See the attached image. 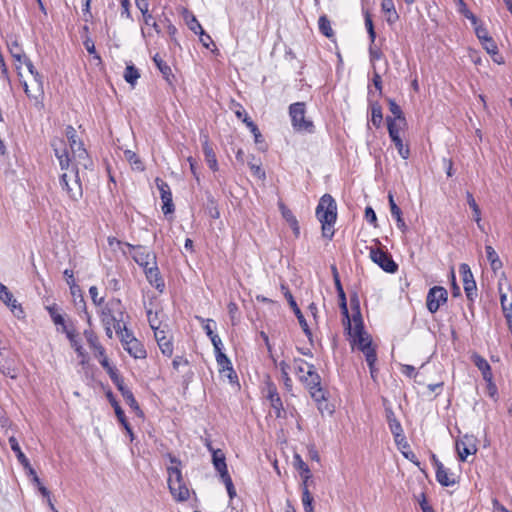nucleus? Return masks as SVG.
<instances>
[{
  "instance_id": "nucleus-3",
  "label": "nucleus",
  "mask_w": 512,
  "mask_h": 512,
  "mask_svg": "<svg viewBox=\"0 0 512 512\" xmlns=\"http://www.w3.org/2000/svg\"><path fill=\"white\" fill-rule=\"evenodd\" d=\"M289 116L291 125L297 132L313 133L315 126L313 121L306 118V104L304 102H295L289 106Z\"/></svg>"
},
{
  "instance_id": "nucleus-41",
  "label": "nucleus",
  "mask_w": 512,
  "mask_h": 512,
  "mask_svg": "<svg viewBox=\"0 0 512 512\" xmlns=\"http://www.w3.org/2000/svg\"><path fill=\"white\" fill-rule=\"evenodd\" d=\"M95 356L99 357V362L101 366L107 371L112 381H114L115 377H120L117 373L116 368L110 365L109 360L105 354V349H103L102 355H98V353H95Z\"/></svg>"
},
{
  "instance_id": "nucleus-25",
  "label": "nucleus",
  "mask_w": 512,
  "mask_h": 512,
  "mask_svg": "<svg viewBox=\"0 0 512 512\" xmlns=\"http://www.w3.org/2000/svg\"><path fill=\"white\" fill-rule=\"evenodd\" d=\"M169 491L173 498L178 502L187 501L190 497V490L186 482L176 484V486H168Z\"/></svg>"
},
{
  "instance_id": "nucleus-43",
  "label": "nucleus",
  "mask_w": 512,
  "mask_h": 512,
  "mask_svg": "<svg viewBox=\"0 0 512 512\" xmlns=\"http://www.w3.org/2000/svg\"><path fill=\"white\" fill-rule=\"evenodd\" d=\"M500 292V303L503 311V315L505 318H511L512 314V297L509 299L506 293H503L501 287H499Z\"/></svg>"
},
{
  "instance_id": "nucleus-56",
  "label": "nucleus",
  "mask_w": 512,
  "mask_h": 512,
  "mask_svg": "<svg viewBox=\"0 0 512 512\" xmlns=\"http://www.w3.org/2000/svg\"><path fill=\"white\" fill-rule=\"evenodd\" d=\"M222 482L224 483L227 493L230 499H233L236 496V490L230 475H226L221 477Z\"/></svg>"
},
{
  "instance_id": "nucleus-12",
  "label": "nucleus",
  "mask_w": 512,
  "mask_h": 512,
  "mask_svg": "<svg viewBox=\"0 0 512 512\" xmlns=\"http://www.w3.org/2000/svg\"><path fill=\"white\" fill-rule=\"evenodd\" d=\"M348 334L352 338L351 344L357 346V348L363 352L365 357L367 353H376V350L372 345L371 337L365 332V330H361L359 334L356 332H348Z\"/></svg>"
},
{
  "instance_id": "nucleus-63",
  "label": "nucleus",
  "mask_w": 512,
  "mask_h": 512,
  "mask_svg": "<svg viewBox=\"0 0 512 512\" xmlns=\"http://www.w3.org/2000/svg\"><path fill=\"white\" fill-rule=\"evenodd\" d=\"M369 56H370L371 63L374 65L375 61L380 60L382 58L383 53L375 45H370L369 46Z\"/></svg>"
},
{
  "instance_id": "nucleus-23",
  "label": "nucleus",
  "mask_w": 512,
  "mask_h": 512,
  "mask_svg": "<svg viewBox=\"0 0 512 512\" xmlns=\"http://www.w3.org/2000/svg\"><path fill=\"white\" fill-rule=\"evenodd\" d=\"M123 348L124 350L135 359H144L147 356V352L143 346V344L138 340H129Z\"/></svg>"
},
{
  "instance_id": "nucleus-44",
  "label": "nucleus",
  "mask_w": 512,
  "mask_h": 512,
  "mask_svg": "<svg viewBox=\"0 0 512 512\" xmlns=\"http://www.w3.org/2000/svg\"><path fill=\"white\" fill-rule=\"evenodd\" d=\"M319 31L326 37L331 38L334 31L331 27V22L326 15H321L318 20Z\"/></svg>"
},
{
  "instance_id": "nucleus-4",
  "label": "nucleus",
  "mask_w": 512,
  "mask_h": 512,
  "mask_svg": "<svg viewBox=\"0 0 512 512\" xmlns=\"http://www.w3.org/2000/svg\"><path fill=\"white\" fill-rule=\"evenodd\" d=\"M60 185L66 191L68 197L78 201L83 195V189L79 178L78 168L72 167L69 172H63L60 176Z\"/></svg>"
},
{
  "instance_id": "nucleus-59",
  "label": "nucleus",
  "mask_w": 512,
  "mask_h": 512,
  "mask_svg": "<svg viewBox=\"0 0 512 512\" xmlns=\"http://www.w3.org/2000/svg\"><path fill=\"white\" fill-rule=\"evenodd\" d=\"M475 29V34L477 38L480 40V42H485L486 39H489L491 36H489V33L485 27L480 25L478 22L476 25H473Z\"/></svg>"
},
{
  "instance_id": "nucleus-21",
  "label": "nucleus",
  "mask_w": 512,
  "mask_h": 512,
  "mask_svg": "<svg viewBox=\"0 0 512 512\" xmlns=\"http://www.w3.org/2000/svg\"><path fill=\"white\" fill-rule=\"evenodd\" d=\"M203 139L202 141V148H203V153H204V157H205V161L208 165V167L216 172L218 171V161H217V158H216V154L212 148V146L210 145V142H209V137L208 135H203L201 137Z\"/></svg>"
},
{
  "instance_id": "nucleus-17",
  "label": "nucleus",
  "mask_w": 512,
  "mask_h": 512,
  "mask_svg": "<svg viewBox=\"0 0 512 512\" xmlns=\"http://www.w3.org/2000/svg\"><path fill=\"white\" fill-rule=\"evenodd\" d=\"M59 145L60 147H58L56 143L52 144V146L54 147L55 156L59 161L61 170H63L64 172H69L72 167L76 166L74 163L71 162V159L69 158L68 152L65 148L63 141H59Z\"/></svg>"
},
{
  "instance_id": "nucleus-30",
  "label": "nucleus",
  "mask_w": 512,
  "mask_h": 512,
  "mask_svg": "<svg viewBox=\"0 0 512 512\" xmlns=\"http://www.w3.org/2000/svg\"><path fill=\"white\" fill-rule=\"evenodd\" d=\"M466 199H467V203H468L469 207L473 211L474 221L476 222L478 228L481 231H484V225L482 224V218H481V210H480V207L478 206V204L476 203L473 194L471 192L467 191Z\"/></svg>"
},
{
  "instance_id": "nucleus-53",
  "label": "nucleus",
  "mask_w": 512,
  "mask_h": 512,
  "mask_svg": "<svg viewBox=\"0 0 512 512\" xmlns=\"http://www.w3.org/2000/svg\"><path fill=\"white\" fill-rule=\"evenodd\" d=\"M301 500H302V504H303L305 512H314L313 505H312L313 497H312L311 493L309 492L308 488L303 489Z\"/></svg>"
},
{
  "instance_id": "nucleus-35",
  "label": "nucleus",
  "mask_w": 512,
  "mask_h": 512,
  "mask_svg": "<svg viewBox=\"0 0 512 512\" xmlns=\"http://www.w3.org/2000/svg\"><path fill=\"white\" fill-rule=\"evenodd\" d=\"M385 412L391 433L393 434V436H399V432H403L401 423L398 421V419L395 416V413L391 408H386Z\"/></svg>"
},
{
  "instance_id": "nucleus-47",
  "label": "nucleus",
  "mask_w": 512,
  "mask_h": 512,
  "mask_svg": "<svg viewBox=\"0 0 512 512\" xmlns=\"http://www.w3.org/2000/svg\"><path fill=\"white\" fill-rule=\"evenodd\" d=\"M135 5L142 13L144 24L150 25V20H152V14L149 13L148 10V0H135Z\"/></svg>"
},
{
  "instance_id": "nucleus-48",
  "label": "nucleus",
  "mask_w": 512,
  "mask_h": 512,
  "mask_svg": "<svg viewBox=\"0 0 512 512\" xmlns=\"http://www.w3.org/2000/svg\"><path fill=\"white\" fill-rule=\"evenodd\" d=\"M383 115H382V108L377 103L374 102L371 104V121L375 127H380L382 123Z\"/></svg>"
},
{
  "instance_id": "nucleus-6",
  "label": "nucleus",
  "mask_w": 512,
  "mask_h": 512,
  "mask_svg": "<svg viewBox=\"0 0 512 512\" xmlns=\"http://www.w3.org/2000/svg\"><path fill=\"white\" fill-rule=\"evenodd\" d=\"M370 258L387 273H395L398 270V265L393 260L391 254L382 249L371 247Z\"/></svg>"
},
{
  "instance_id": "nucleus-32",
  "label": "nucleus",
  "mask_w": 512,
  "mask_h": 512,
  "mask_svg": "<svg viewBox=\"0 0 512 512\" xmlns=\"http://www.w3.org/2000/svg\"><path fill=\"white\" fill-rule=\"evenodd\" d=\"M481 44H482L483 48L487 51V53H489L492 56V59L495 63H497V64L504 63V59L499 54L497 44L493 40L492 37H490L489 39H486V41L482 42Z\"/></svg>"
},
{
  "instance_id": "nucleus-5",
  "label": "nucleus",
  "mask_w": 512,
  "mask_h": 512,
  "mask_svg": "<svg viewBox=\"0 0 512 512\" xmlns=\"http://www.w3.org/2000/svg\"><path fill=\"white\" fill-rule=\"evenodd\" d=\"M300 381L305 384L314 401L317 403L326 401V393L321 387V377L317 373L314 365H308L306 376H300Z\"/></svg>"
},
{
  "instance_id": "nucleus-34",
  "label": "nucleus",
  "mask_w": 512,
  "mask_h": 512,
  "mask_svg": "<svg viewBox=\"0 0 512 512\" xmlns=\"http://www.w3.org/2000/svg\"><path fill=\"white\" fill-rule=\"evenodd\" d=\"M436 480L444 487L453 486L456 483L453 475L448 473L444 465H438V469H436Z\"/></svg>"
},
{
  "instance_id": "nucleus-55",
  "label": "nucleus",
  "mask_w": 512,
  "mask_h": 512,
  "mask_svg": "<svg viewBox=\"0 0 512 512\" xmlns=\"http://www.w3.org/2000/svg\"><path fill=\"white\" fill-rule=\"evenodd\" d=\"M294 363H295V372L298 375V377L300 378V376H306V371L308 370V365H310V364L301 358L295 359Z\"/></svg>"
},
{
  "instance_id": "nucleus-49",
  "label": "nucleus",
  "mask_w": 512,
  "mask_h": 512,
  "mask_svg": "<svg viewBox=\"0 0 512 512\" xmlns=\"http://www.w3.org/2000/svg\"><path fill=\"white\" fill-rule=\"evenodd\" d=\"M66 137L68 139L71 151L83 145V143L77 139V132L71 125L66 127Z\"/></svg>"
},
{
  "instance_id": "nucleus-20",
  "label": "nucleus",
  "mask_w": 512,
  "mask_h": 512,
  "mask_svg": "<svg viewBox=\"0 0 512 512\" xmlns=\"http://www.w3.org/2000/svg\"><path fill=\"white\" fill-rule=\"evenodd\" d=\"M0 300L5 303L8 307L11 308V311L17 316L20 317L23 314V310L20 305H17V301L14 298L13 294L8 290V288L4 284H0Z\"/></svg>"
},
{
  "instance_id": "nucleus-61",
  "label": "nucleus",
  "mask_w": 512,
  "mask_h": 512,
  "mask_svg": "<svg viewBox=\"0 0 512 512\" xmlns=\"http://www.w3.org/2000/svg\"><path fill=\"white\" fill-rule=\"evenodd\" d=\"M62 331L66 334L72 347H75L76 345L80 344L74 329H68L67 326H64V329H62Z\"/></svg>"
},
{
  "instance_id": "nucleus-39",
  "label": "nucleus",
  "mask_w": 512,
  "mask_h": 512,
  "mask_svg": "<svg viewBox=\"0 0 512 512\" xmlns=\"http://www.w3.org/2000/svg\"><path fill=\"white\" fill-rule=\"evenodd\" d=\"M386 121L390 139L400 137L401 125H403V123L399 122L397 119H392L390 116L386 118Z\"/></svg>"
},
{
  "instance_id": "nucleus-50",
  "label": "nucleus",
  "mask_w": 512,
  "mask_h": 512,
  "mask_svg": "<svg viewBox=\"0 0 512 512\" xmlns=\"http://www.w3.org/2000/svg\"><path fill=\"white\" fill-rule=\"evenodd\" d=\"M455 2L457 4L458 11L467 19H469L472 25H476L477 17L468 9L464 0H455Z\"/></svg>"
},
{
  "instance_id": "nucleus-15",
  "label": "nucleus",
  "mask_w": 512,
  "mask_h": 512,
  "mask_svg": "<svg viewBox=\"0 0 512 512\" xmlns=\"http://www.w3.org/2000/svg\"><path fill=\"white\" fill-rule=\"evenodd\" d=\"M195 318L201 323L202 328L211 340L213 347L219 349V345H222L223 343L219 335L215 333L216 322L213 319H205L201 316H196Z\"/></svg>"
},
{
  "instance_id": "nucleus-54",
  "label": "nucleus",
  "mask_w": 512,
  "mask_h": 512,
  "mask_svg": "<svg viewBox=\"0 0 512 512\" xmlns=\"http://www.w3.org/2000/svg\"><path fill=\"white\" fill-rule=\"evenodd\" d=\"M365 360L368 364L370 375L372 379H375L377 376V369L375 367L376 361H377V354L376 353H367Z\"/></svg>"
},
{
  "instance_id": "nucleus-46",
  "label": "nucleus",
  "mask_w": 512,
  "mask_h": 512,
  "mask_svg": "<svg viewBox=\"0 0 512 512\" xmlns=\"http://www.w3.org/2000/svg\"><path fill=\"white\" fill-rule=\"evenodd\" d=\"M123 76L127 83L134 85L139 79L140 73L134 65H127Z\"/></svg>"
},
{
  "instance_id": "nucleus-22",
  "label": "nucleus",
  "mask_w": 512,
  "mask_h": 512,
  "mask_svg": "<svg viewBox=\"0 0 512 512\" xmlns=\"http://www.w3.org/2000/svg\"><path fill=\"white\" fill-rule=\"evenodd\" d=\"M212 463L215 470L219 473L220 478L229 475L226 457L222 450L217 449V451H213Z\"/></svg>"
},
{
  "instance_id": "nucleus-37",
  "label": "nucleus",
  "mask_w": 512,
  "mask_h": 512,
  "mask_svg": "<svg viewBox=\"0 0 512 512\" xmlns=\"http://www.w3.org/2000/svg\"><path fill=\"white\" fill-rule=\"evenodd\" d=\"M381 9L384 13L388 14V17H387L388 23L392 24L398 20L399 16L396 12L393 0H382L381 1Z\"/></svg>"
},
{
  "instance_id": "nucleus-10",
  "label": "nucleus",
  "mask_w": 512,
  "mask_h": 512,
  "mask_svg": "<svg viewBox=\"0 0 512 512\" xmlns=\"http://www.w3.org/2000/svg\"><path fill=\"white\" fill-rule=\"evenodd\" d=\"M155 184L160 192V197H161V200L163 203V205H162L163 214L164 215L172 214L175 210V207L173 204L172 192H171L169 184L159 177H157L155 179Z\"/></svg>"
},
{
  "instance_id": "nucleus-27",
  "label": "nucleus",
  "mask_w": 512,
  "mask_h": 512,
  "mask_svg": "<svg viewBox=\"0 0 512 512\" xmlns=\"http://www.w3.org/2000/svg\"><path fill=\"white\" fill-rule=\"evenodd\" d=\"M153 62L155 63L158 70L161 72L163 78L169 83L172 84L174 80V75L170 66L162 59V57L157 53L153 56Z\"/></svg>"
},
{
  "instance_id": "nucleus-24",
  "label": "nucleus",
  "mask_w": 512,
  "mask_h": 512,
  "mask_svg": "<svg viewBox=\"0 0 512 512\" xmlns=\"http://www.w3.org/2000/svg\"><path fill=\"white\" fill-rule=\"evenodd\" d=\"M472 361L474 365L481 371L482 377L485 381H489L493 378L491 366L485 358L479 354H474L472 355Z\"/></svg>"
},
{
  "instance_id": "nucleus-52",
  "label": "nucleus",
  "mask_w": 512,
  "mask_h": 512,
  "mask_svg": "<svg viewBox=\"0 0 512 512\" xmlns=\"http://www.w3.org/2000/svg\"><path fill=\"white\" fill-rule=\"evenodd\" d=\"M243 122L246 124V126L249 128V130L253 134L255 142L259 143L262 135H261L257 125L251 120V118L248 115H245V117L243 118Z\"/></svg>"
},
{
  "instance_id": "nucleus-26",
  "label": "nucleus",
  "mask_w": 512,
  "mask_h": 512,
  "mask_svg": "<svg viewBox=\"0 0 512 512\" xmlns=\"http://www.w3.org/2000/svg\"><path fill=\"white\" fill-rule=\"evenodd\" d=\"M279 207L281 210L282 217L285 219V221L289 224V226L293 230L295 237L298 238L300 235V226H299L297 218L295 217L293 212L289 208H287L284 204H280Z\"/></svg>"
},
{
  "instance_id": "nucleus-57",
  "label": "nucleus",
  "mask_w": 512,
  "mask_h": 512,
  "mask_svg": "<svg viewBox=\"0 0 512 512\" xmlns=\"http://www.w3.org/2000/svg\"><path fill=\"white\" fill-rule=\"evenodd\" d=\"M48 312L54 324L61 325L62 329H64V326H66L64 317L57 312V309L55 307H48Z\"/></svg>"
},
{
  "instance_id": "nucleus-40",
  "label": "nucleus",
  "mask_w": 512,
  "mask_h": 512,
  "mask_svg": "<svg viewBox=\"0 0 512 512\" xmlns=\"http://www.w3.org/2000/svg\"><path fill=\"white\" fill-rule=\"evenodd\" d=\"M114 331L118 335L123 347L127 345L128 342H130V339L131 341L136 339L133 332L127 328L125 323L120 325L119 329H115Z\"/></svg>"
},
{
  "instance_id": "nucleus-42",
  "label": "nucleus",
  "mask_w": 512,
  "mask_h": 512,
  "mask_svg": "<svg viewBox=\"0 0 512 512\" xmlns=\"http://www.w3.org/2000/svg\"><path fill=\"white\" fill-rule=\"evenodd\" d=\"M25 65L29 71V73L33 76L34 80L38 84V92L43 94V77L42 75L35 69L32 61L30 59H25Z\"/></svg>"
},
{
  "instance_id": "nucleus-2",
  "label": "nucleus",
  "mask_w": 512,
  "mask_h": 512,
  "mask_svg": "<svg viewBox=\"0 0 512 512\" xmlns=\"http://www.w3.org/2000/svg\"><path fill=\"white\" fill-rule=\"evenodd\" d=\"M124 307L119 298H112L102 305L100 319L102 324L113 325L114 330L124 323Z\"/></svg>"
},
{
  "instance_id": "nucleus-38",
  "label": "nucleus",
  "mask_w": 512,
  "mask_h": 512,
  "mask_svg": "<svg viewBox=\"0 0 512 512\" xmlns=\"http://www.w3.org/2000/svg\"><path fill=\"white\" fill-rule=\"evenodd\" d=\"M352 312V317H350V326H345L348 332H356L357 334H359L361 330H364L362 315L360 311Z\"/></svg>"
},
{
  "instance_id": "nucleus-29",
  "label": "nucleus",
  "mask_w": 512,
  "mask_h": 512,
  "mask_svg": "<svg viewBox=\"0 0 512 512\" xmlns=\"http://www.w3.org/2000/svg\"><path fill=\"white\" fill-rule=\"evenodd\" d=\"M456 450L459 460L462 462L466 461L469 455L474 454L477 451L474 444H468L464 439L458 440L456 442Z\"/></svg>"
},
{
  "instance_id": "nucleus-33",
  "label": "nucleus",
  "mask_w": 512,
  "mask_h": 512,
  "mask_svg": "<svg viewBox=\"0 0 512 512\" xmlns=\"http://www.w3.org/2000/svg\"><path fill=\"white\" fill-rule=\"evenodd\" d=\"M11 450L15 453L17 460L25 467L30 468V463L26 455L22 452L17 439L14 436L8 439Z\"/></svg>"
},
{
  "instance_id": "nucleus-36",
  "label": "nucleus",
  "mask_w": 512,
  "mask_h": 512,
  "mask_svg": "<svg viewBox=\"0 0 512 512\" xmlns=\"http://www.w3.org/2000/svg\"><path fill=\"white\" fill-rule=\"evenodd\" d=\"M222 350H223V344L219 345V349L214 348L216 362L219 366V372L225 373L226 369L232 367V363H231L230 359L227 357V355Z\"/></svg>"
},
{
  "instance_id": "nucleus-28",
  "label": "nucleus",
  "mask_w": 512,
  "mask_h": 512,
  "mask_svg": "<svg viewBox=\"0 0 512 512\" xmlns=\"http://www.w3.org/2000/svg\"><path fill=\"white\" fill-rule=\"evenodd\" d=\"M73 158L75 161V166H83L85 169L92 166V161L90 160L88 153L84 146H79L78 148L72 150Z\"/></svg>"
},
{
  "instance_id": "nucleus-19",
  "label": "nucleus",
  "mask_w": 512,
  "mask_h": 512,
  "mask_svg": "<svg viewBox=\"0 0 512 512\" xmlns=\"http://www.w3.org/2000/svg\"><path fill=\"white\" fill-rule=\"evenodd\" d=\"M148 282L159 291H163L165 283L161 277L157 262L146 269H143Z\"/></svg>"
},
{
  "instance_id": "nucleus-58",
  "label": "nucleus",
  "mask_w": 512,
  "mask_h": 512,
  "mask_svg": "<svg viewBox=\"0 0 512 512\" xmlns=\"http://www.w3.org/2000/svg\"><path fill=\"white\" fill-rule=\"evenodd\" d=\"M294 466L295 468L300 471V474H308L310 472V469L308 465L302 460L301 456L296 454L294 456Z\"/></svg>"
},
{
  "instance_id": "nucleus-8",
  "label": "nucleus",
  "mask_w": 512,
  "mask_h": 512,
  "mask_svg": "<svg viewBox=\"0 0 512 512\" xmlns=\"http://www.w3.org/2000/svg\"><path fill=\"white\" fill-rule=\"evenodd\" d=\"M124 245L129 249L134 250L132 258L143 269H146L157 262L155 253L149 251L146 247L141 245L135 246L130 243H124Z\"/></svg>"
},
{
  "instance_id": "nucleus-11",
  "label": "nucleus",
  "mask_w": 512,
  "mask_h": 512,
  "mask_svg": "<svg viewBox=\"0 0 512 512\" xmlns=\"http://www.w3.org/2000/svg\"><path fill=\"white\" fill-rule=\"evenodd\" d=\"M171 465L167 467V473H168V486H176V484L185 482L182 475V462L180 459L175 457L172 454L167 455Z\"/></svg>"
},
{
  "instance_id": "nucleus-7",
  "label": "nucleus",
  "mask_w": 512,
  "mask_h": 512,
  "mask_svg": "<svg viewBox=\"0 0 512 512\" xmlns=\"http://www.w3.org/2000/svg\"><path fill=\"white\" fill-rule=\"evenodd\" d=\"M448 300V292L442 286H434L429 289L426 297V306L430 313H436L440 306Z\"/></svg>"
},
{
  "instance_id": "nucleus-18",
  "label": "nucleus",
  "mask_w": 512,
  "mask_h": 512,
  "mask_svg": "<svg viewBox=\"0 0 512 512\" xmlns=\"http://www.w3.org/2000/svg\"><path fill=\"white\" fill-rule=\"evenodd\" d=\"M154 337L163 355L170 357L173 354V343L171 337L162 329H155Z\"/></svg>"
},
{
  "instance_id": "nucleus-13",
  "label": "nucleus",
  "mask_w": 512,
  "mask_h": 512,
  "mask_svg": "<svg viewBox=\"0 0 512 512\" xmlns=\"http://www.w3.org/2000/svg\"><path fill=\"white\" fill-rule=\"evenodd\" d=\"M285 298L287 299L290 307L292 308L295 316L297 317L298 319V322L304 332V334L307 336V338L312 341V331L311 329L309 328V325L304 317V315L302 314L300 308L298 307L293 295L291 292H286L285 293Z\"/></svg>"
},
{
  "instance_id": "nucleus-14",
  "label": "nucleus",
  "mask_w": 512,
  "mask_h": 512,
  "mask_svg": "<svg viewBox=\"0 0 512 512\" xmlns=\"http://www.w3.org/2000/svg\"><path fill=\"white\" fill-rule=\"evenodd\" d=\"M267 399L270 401L276 417L281 418L284 412L283 403L275 384L272 382L267 383Z\"/></svg>"
},
{
  "instance_id": "nucleus-9",
  "label": "nucleus",
  "mask_w": 512,
  "mask_h": 512,
  "mask_svg": "<svg viewBox=\"0 0 512 512\" xmlns=\"http://www.w3.org/2000/svg\"><path fill=\"white\" fill-rule=\"evenodd\" d=\"M459 272L462 275L463 288L469 302L473 303L477 297V286L473 273L468 264L462 263L459 266Z\"/></svg>"
},
{
  "instance_id": "nucleus-64",
  "label": "nucleus",
  "mask_w": 512,
  "mask_h": 512,
  "mask_svg": "<svg viewBox=\"0 0 512 512\" xmlns=\"http://www.w3.org/2000/svg\"><path fill=\"white\" fill-rule=\"evenodd\" d=\"M89 294H90V297L92 299V302L97 305V306H101L104 304V298L103 297H98V289L96 286H91L89 288Z\"/></svg>"
},
{
  "instance_id": "nucleus-16",
  "label": "nucleus",
  "mask_w": 512,
  "mask_h": 512,
  "mask_svg": "<svg viewBox=\"0 0 512 512\" xmlns=\"http://www.w3.org/2000/svg\"><path fill=\"white\" fill-rule=\"evenodd\" d=\"M113 383L116 385L117 389L120 391L126 403L135 411H139L140 407L132 393V391L125 385L122 377H115Z\"/></svg>"
},
{
  "instance_id": "nucleus-1",
  "label": "nucleus",
  "mask_w": 512,
  "mask_h": 512,
  "mask_svg": "<svg viewBox=\"0 0 512 512\" xmlns=\"http://www.w3.org/2000/svg\"><path fill=\"white\" fill-rule=\"evenodd\" d=\"M316 217L322 225V236L331 240L337 220V204L330 194H324L320 198L316 207Z\"/></svg>"
},
{
  "instance_id": "nucleus-31",
  "label": "nucleus",
  "mask_w": 512,
  "mask_h": 512,
  "mask_svg": "<svg viewBox=\"0 0 512 512\" xmlns=\"http://www.w3.org/2000/svg\"><path fill=\"white\" fill-rule=\"evenodd\" d=\"M83 334L89 347L93 349L95 353H98V355H102L104 347L101 345L96 333L91 329H86Z\"/></svg>"
},
{
  "instance_id": "nucleus-45",
  "label": "nucleus",
  "mask_w": 512,
  "mask_h": 512,
  "mask_svg": "<svg viewBox=\"0 0 512 512\" xmlns=\"http://www.w3.org/2000/svg\"><path fill=\"white\" fill-rule=\"evenodd\" d=\"M389 110L393 115L392 119H397L399 122H402L403 125H406V119L403 115L401 107L395 102L393 99H388Z\"/></svg>"
},
{
  "instance_id": "nucleus-60",
  "label": "nucleus",
  "mask_w": 512,
  "mask_h": 512,
  "mask_svg": "<svg viewBox=\"0 0 512 512\" xmlns=\"http://www.w3.org/2000/svg\"><path fill=\"white\" fill-rule=\"evenodd\" d=\"M107 397L112 405V407L114 408V411H115V414H116V417L117 418H122L124 414V411L122 410V408L120 407L119 403L117 402V400L114 398L113 394L111 392H109L107 394Z\"/></svg>"
},
{
  "instance_id": "nucleus-62",
  "label": "nucleus",
  "mask_w": 512,
  "mask_h": 512,
  "mask_svg": "<svg viewBox=\"0 0 512 512\" xmlns=\"http://www.w3.org/2000/svg\"><path fill=\"white\" fill-rule=\"evenodd\" d=\"M388 199H389V205H390V212H391V215H392L394 218H399L400 216H402V211H401V209L397 206V204L395 203L394 198H393V195H392L391 193H389V195H388Z\"/></svg>"
},
{
  "instance_id": "nucleus-51",
  "label": "nucleus",
  "mask_w": 512,
  "mask_h": 512,
  "mask_svg": "<svg viewBox=\"0 0 512 512\" xmlns=\"http://www.w3.org/2000/svg\"><path fill=\"white\" fill-rule=\"evenodd\" d=\"M391 141L394 143V145L402 159L406 160L410 157V148L408 145H405L403 143L401 137L391 139Z\"/></svg>"
}]
</instances>
